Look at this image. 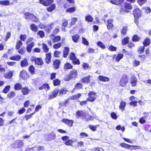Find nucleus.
I'll return each mask as SVG.
<instances>
[{
	"label": "nucleus",
	"mask_w": 151,
	"mask_h": 151,
	"mask_svg": "<svg viewBox=\"0 0 151 151\" xmlns=\"http://www.w3.org/2000/svg\"><path fill=\"white\" fill-rule=\"evenodd\" d=\"M69 52V49L68 47H65L63 50V57L64 58L67 57Z\"/></svg>",
	"instance_id": "nucleus-17"
},
{
	"label": "nucleus",
	"mask_w": 151,
	"mask_h": 151,
	"mask_svg": "<svg viewBox=\"0 0 151 151\" xmlns=\"http://www.w3.org/2000/svg\"><path fill=\"white\" fill-rule=\"evenodd\" d=\"M22 86L19 83H17L14 86V88L16 90H19L21 89Z\"/></svg>",
	"instance_id": "nucleus-42"
},
{
	"label": "nucleus",
	"mask_w": 151,
	"mask_h": 151,
	"mask_svg": "<svg viewBox=\"0 0 151 151\" xmlns=\"http://www.w3.org/2000/svg\"><path fill=\"white\" fill-rule=\"evenodd\" d=\"M137 82V79L134 76H132L131 78L130 83L132 86H135Z\"/></svg>",
	"instance_id": "nucleus-8"
},
{
	"label": "nucleus",
	"mask_w": 151,
	"mask_h": 151,
	"mask_svg": "<svg viewBox=\"0 0 151 151\" xmlns=\"http://www.w3.org/2000/svg\"><path fill=\"white\" fill-rule=\"evenodd\" d=\"M124 0H111L110 2L113 4L119 5L123 3Z\"/></svg>",
	"instance_id": "nucleus-15"
},
{
	"label": "nucleus",
	"mask_w": 151,
	"mask_h": 151,
	"mask_svg": "<svg viewBox=\"0 0 151 151\" xmlns=\"http://www.w3.org/2000/svg\"><path fill=\"white\" fill-rule=\"evenodd\" d=\"M46 58L45 59V62L47 64H49L51 61V54L49 53L46 54Z\"/></svg>",
	"instance_id": "nucleus-16"
},
{
	"label": "nucleus",
	"mask_w": 151,
	"mask_h": 151,
	"mask_svg": "<svg viewBox=\"0 0 151 151\" xmlns=\"http://www.w3.org/2000/svg\"><path fill=\"white\" fill-rule=\"evenodd\" d=\"M50 89V87L48 84L45 83L43 84L39 88V89L40 90H42L43 89H45L47 90H48Z\"/></svg>",
	"instance_id": "nucleus-11"
},
{
	"label": "nucleus",
	"mask_w": 151,
	"mask_h": 151,
	"mask_svg": "<svg viewBox=\"0 0 151 151\" xmlns=\"http://www.w3.org/2000/svg\"><path fill=\"white\" fill-rule=\"evenodd\" d=\"M98 79L100 81L104 82L108 81H109V78L102 76H99Z\"/></svg>",
	"instance_id": "nucleus-18"
},
{
	"label": "nucleus",
	"mask_w": 151,
	"mask_h": 151,
	"mask_svg": "<svg viewBox=\"0 0 151 151\" xmlns=\"http://www.w3.org/2000/svg\"><path fill=\"white\" fill-rule=\"evenodd\" d=\"M128 76L126 75H124L120 81V85L122 86H124L128 82Z\"/></svg>",
	"instance_id": "nucleus-2"
},
{
	"label": "nucleus",
	"mask_w": 151,
	"mask_h": 151,
	"mask_svg": "<svg viewBox=\"0 0 151 151\" xmlns=\"http://www.w3.org/2000/svg\"><path fill=\"white\" fill-rule=\"evenodd\" d=\"M90 76L89 75L87 77H84L83 78H82V80L83 83H89L90 82Z\"/></svg>",
	"instance_id": "nucleus-35"
},
{
	"label": "nucleus",
	"mask_w": 151,
	"mask_h": 151,
	"mask_svg": "<svg viewBox=\"0 0 151 151\" xmlns=\"http://www.w3.org/2000/svg\"><path fill=\"white\" fill-rule=\"evenodd\" d=\"M125 8L128 9H132V6L130 4L127 3L125 5Z\"/></svg>",
	"instance_id": "nucleus-63"
},
{
	"label": "nucleus",
	"mask_w": 151,
	"mask_h": 151,
	"mask_svg": "<svg viewBox=\"0 0 151 151\" xmlns=\"http://www.w3.org/2000/svg\"><path fill=\"white\" fill-rule=\"evenodd\" d=\"M85 113L82 110H78L76 112V115L78 118L79 117L83 118Z\"/></svg>",
	"instance_id": "nucleus-14"
},
{
	"label": "nucleus",
	"mask_w": 151,
	"mask_h": 151,
	"mask_svg": "<svg viewBox=\"0 0 151 151\" xmlns=\"http://www.w3.org/2000/svg\"><path fill=\"white\" fill-rule=\"evenodd\" d=\"M111 117L114 119H116L117 118L116 114L114 112H112L111 114Z\"/></svg>",
	"instance_id": "nucleus-62"
},
{
	"label": "nucleus",
	"mask_w": 151,
	"mask_h": 151,
	"mask_svg": "<svg viewBox=\"0 0 151 151\" xmlns=\"http://www.w3.org/2000/svg\"><path fill=\"white\" fill-rule=\"evenodd\" d=\"M29 70L32 74H33L35 73V68L33 65H31L29 68Z\"/></svg>",
	"instance_id": "nucleus-38"
},
{
	"label": "nucleus",
	"mask_w": 151,
	"mask_h": 151,
	"mask_svg": "<svg viewBox=\"0 0 151 151\" xmlns=\"http://www.w3.org/2000/svg\"><path fill=\"white\" fill-rule=\"evenodd\" d=\"M61 37L60 36L58 35L55 37L53 38V42H58L60 40Z\"/></svg>",
	"instance_id": "nucleus-52"
},
{
	"label": "nucleus",
	"mask_w": 151,
	"mask_h": 151,
	"mask_svg": "<svg viewBox=\"0 0 151 151\" xmlns=\"http://www.w3.org/2000/svg\"><path fill=\"white\" fill-rule=\"evenodd\" d=\"M139 39V37L136 35H134L132 38V40L134 42L138 41Z\"/></svg>",
	"instance_id": "nucleus-48"
},
{
	"label": "nucleus",
	"mask_w": 151,
	"mask_h": 151,
	"mask_svg": "<svg viewBox=\"0 0 151 151\" xmlns=\"http://www.w3.org/2000/svg\"><path fill=\"white\" fill-rule=\"evenodd\" d=\"M10 85L7 86L5 87L4 89L3 92L5 93H7L9 91L10 88Z\"/></svg>",
	"instance_id": "nucleus-49"
},
{
	"label": "nucleus",
	"mask_w": 151,
	"mask_h": 151,
	"mask_svg": "<svg viewBox=\"0 0 151 151\" xmlns=\"http://www.w3.org/2000/svg\"><path fill=\"white\" fill-rule=\"evenodd\" d=\"M60 60L58 59H56L53 62V65L54 68L55 69H58L60 67Z\"/></svg>",
	"instance_id": "nucleus-12"
},
{
	"label": "nucleus",
	"mask_w": 151,
	"mask_h": 151,
	"mask_svg": "<svg viewBox=\"0 0 151 151\" xmlns=\"http://www.w3.org/2000/svg\"><path fill=\"white\" fill-rule=\"evenodd\" d=\"M73 63V64H75L79 65L80 64V62L79 60L78 59L76 58H75L74 59L72 60Z\"/></svg>",
	"instance_id": "nucleus-59"
},
{
	"label": "nucleus",
	"mask_w": 151,
	"mask_h": 151,
	"mask_svg": "<svg viewBox=\"0 0 151 151\" xmlns=\"http://www.w3.org/2000/svg\"><path fill=\"white\" fill-rule=\"evenodd\" d=\"M127 31V27H123L122 31L121 34L122 35H124L126 34Z\"/></svg>",
	"instance_id": "nucleus-47"
},
{
	"label": "nucleus",
	"mask_w": 151,
	"mask_h": 151,
	"mask_svg": "<svg viewBox=\"0 0 151 151\" xmlns=\"http://www.w3.org/2000/svg\"><path fill=\"white\" fill-rule=\"evenodd\" d=\"M145 48L144 46H140L138 48V52L139 54H142L144 52Z\"/></svg>",
	"instance_id": "nucleus-44"
},
{
	"label": "nucleus",
	"mask_w": 151,
	"mask_h": 151,
	"mask_svg": "<svg viewBox=\"0 0 151 151\" xmlns=\"http://www.w3.org/2000/svg\"><path fill=\"white\" fill-rule=\"evenodd\" d=\"M68 91L66 88H63L59 91V95H61V94H65Z\"/></svg>",
	"instance_id": "nucleus-50"
},
{
	"label": "nucleus",
	"mask_w": 151,
	"mask_h": 151,
	"mask_svg": "<svg viewBox=\"0 0 151 151\" xmlns=\"http://www.w3.org/2000/svg\"><path fill=\"white\" fill-rule=\"evenodd\" d=\"M69 56H70V59L72 60L76 58L75 54L73 52H71Z\"/></svg>",
	"instance_id": "nucleus-57"
},
{
	"label": "nucleus",
	"mask_w": 151,
	"mask_h": 151,
	"mask_svg": "<svg viewBox=\"0 0 151 151\" xmlns=\"http://www.w3.org/2000/svg\"><path fill=\"white\" fill-rule=\"evenodd\" d=\"M109 49L111 51H116V50L117 48L114 46L111 45L109 47Z\"/></svg>",
	"instance_id": "nucleus-64"
},
{
	"label": "nucleus",
	"mask_w": 151,
	"mask_h": 151,
	"mask_svg": "<svg viewBox=\"0 0 151 151\" xmlns=\"http://www.w3.org/2000/svg\"><path fill=\"white\" fill-rule=\"evenodd\" d=\"M56 136L55 133L52 132L48 135V136L46 139L49 141H51L54 140Z\"/></svg>",
	"instance_id": "nucleus-9"
},
{
	"label": "nucleus",
	"mask_w": 151,
	"mask_h": 151,
	"mask_svg": "<svg viewBox=\"0 0 151 151\" xmlns=\"http://www.w3.org/2000/svg\"><path fill=\"white\" fill-rule=\"evenodd\" d=\"M134 18L139 19L141 17V12L138 8L135 9L133 12Z\"/></svg>",
	"instance_id": "nucleus-5"
},
{
	"label": "nucleus",
	"mask_w": 151,
	"mask_h": 151,
	"mask_svg": "<svg viewBox=\"0 0 151 151\" xmlns=\"http://www.w3.org/2000/svg\"><path fill=\"white\" fill-rule=\"evenodd\" d=\"M80 38V36L76 34L72 36L73 40L75 43L77 42L78 41Z\"/></svg>",
	"instance_id": "nucleus-27"
},
{
	"label": "nucleus",
	"mask_w": 151,
	"mask_h": 151,
	"mask_svg": "<svg viewBox=\"0 0 151 151\" xmlns=\"http://www.w3.org/2000/svg\"><path fill=\"white\" fill-rule=\"evenodd\" d=\"M75 10L76 7L73 6L68 8L66 10V12L72 13L74 12Z\"/></svg>",
	"instance_id": "nucleus-41"
},
{
	"label": "nucleus",
	"mask_w": 151,
	"mask_h": 151,
	"mask_svg": "<svg viewBox=\"0 0 151 151\" xmlns=\"http://www.w3.org/2000/svg\"><path fill=\"white\" fill-rule=\"evenodd\" d=\"M13 73L11 71H10L4 74V76L6 78L10 79L12 77Z\"/></svg>",
	"instance_id": "nucleus-30"
},
{
	"label": "nucleus",
	"mask_w": 151,
	"mask_h": 151,
	"mask_svg": "<svg viewBox=\"0 0 151 151\" xmlns=\"http://www.w3.org/2000/svg\"><path fill=\"white\" fill-rule=\"evenodd\" d=\"M150 43V40L149 38H146L143 42L144 46H147L149 45Z\"/></svg>",
	"instance_id": "nucleus-31"
},
{
	"label": "nucleus",
	"mask_w": 151,
	"mask_h": 151,
	"mask_svg": "<svg viewBox=\"0 0 151 151\" xmlns=\"http://www.w3.org/2000/svg\"><path fill=\"white\" fill-rule=\"evenodd\" d=\"M22 92L24 95H26L28 94L30 91V90L26 87L22 88Z\"/></svg>",
	"instance_id": "nucleus-20"
},
{
	"label": "nucleus",
	"mask_w": 151,
	"mask_h": 151,
	"mask_svg": "<svg viewBox=\"0 0 151 151\" xmlns=\"http://www.w3.org/2000/svg\"><path fill=\"white\" fill-rule=\"evenodd\" d=\"M10 2L7 0L0 1V4L4 6H8L9 5Z\"/></svg>",
	"instance_id": "nucleus-29"
},
{
	"label": "nucleus",
	"mask_w": 151,
	"mask_h": 151,
	"mask_svg": "<svg viewBox=\"0 0 151 151\" xmlns=\"http://www.w3.org/2000/svg\"><path fill=\"white\" fill-rule=\"evenodd\" d=\"M65 69H69L73 68L72 65L70 63H67L64 65Z\"/></svg>",
	"instance_id": "nucleus-36"
},
{
	"label": "nucleus",
	"mask_w": 151,
	"mask_h": 151,
	"mask_svg": "<svg viewBox=\"0 0 151 151\" xmlns=\"http://www.w3.org/2000/svg\"><path fill=\"white\" fill-rule=\"evenodd\" d=\"M20 77L23 80H26L29 77V75L25 70H23L21 71L19 74Z\"/></svg>",
	"instance_id": "nucleus-4"
},
{
	"label": "nucleus",
	"mask_w": 151,
	"mask_h": 151,
	"mask_svg": "<svg viewBox=\"0 0 151 151\" xmlns=\"http://www.w3.org/2000/svg\"><path fill=\"white\" fill-rule=\"evenodd\" d=\"M85 19L86 21L88 22H92L93 21V18L90 15L86 16Z\"/></svg>",
	"instance_id": "nucleus-34"
},
{
	"label": "nucleus",
	"mask_w": 151,
	"mask_h": 151,
	"mask_svg": "<svg viewBox=\"0 0 151 151\" xmlns=\"http://www.w3.org/2000/svg\"><path fill=\"white\" fill-rule=\"evenodd\" d=\"M21 56L19 55H14L12 56L10 58V59L11 60H14L19 61L21 58Z\"/></svg>",
	"instance_id": "nucleus-26"
},
{
	"label": "nucleus",
	"mask_w": 151,
	"mask_h": 151,
	"mask_svg": "<svg viewBox=\"0 0 151 151\" xmlns=\"http://www.w3.org/2000/svg\"><path fill=\"white\" fill-rule=\"evenodd\" d=\"M70 74L72 78H75L77 76V72L75 70H72L70 71Z\"/></svg>",
	"instance_id": "nucleus-24"
},
{
	"label": "nucleus",
	"mask_w": 151,
	"mask_h": 151,
	"mask_svg": "<svg viewBox=\"0 0 151 151\" xmlns=\"http://www.w3.org/2000/svg\"><path fill=\"white\" fill-rule=\"evenodd\" d=\"M53 1V0H39L40 3L45 6L50 5Z\"/></svg>",
	"instance_id": "nucleus-3"
},
{
	"label": "nucleus",
	"mask_w": 151,
	"mask_h": 151,
	"mask_svg": "<svg viewBox=\"0 0 151 151\" xmlns=\"http://www.w3.org/2000/svg\"><path fill=\"white\" fill-rule=\"evenodd\" d=\"M26 19H30V20L32 19L34 14L31 13L27 12L24 14Z\"/></svg>",
	"instance_id": "nucleus-21"
},
{
	"label": "nucleus",
	"mask_w": 151,
	"mask_h": 151,
	"mask_svg": "<svg viewBox=\"0 0 151 151\" xmlns=\"http://www.w3.org/2000/svg\"><path fill=\"white\" fill-rule=\"evenodd\" d=\"M62 43L60 42L55 44L53 45V47L55 49L59 48L61 46Z\"/></svg>",
	"instance_id": "nucleus-55"
},
{
	"label": "nucleus",
	"mask_w": 151,
	"mask_h": 151,
	"mask_svg": "<svg viewBox=\"0 0 151 151\" xmlns=\"http://www.w3.org/2000/svg\"><path fill=\"white\" fill-rule=\"evenodd\" d=\"M89 98L87 99V101L91 102H93L95 100L96 98L95 96L91 97V93H89L88 94Z\"/></svg>",
	"instance_id": "nucleus-33"
},
{
	"label": "nucleus",
	"mask_w": 151,
	"mask_h": 151,
	"mask_svg": "<svg viewBox=\"0 0 151 151\" xmlns=\"http://www.w3.org/2000/svg\"><path fill=\"white\" fill-rule=\"evenodd\" d=\"M35 63L36 64L40 65H42L43 64V61L41 58H37Z\"/></svg>",
	"instance_id": "nucleus-19"
},
{
	"label": "nucleus",
	"mask_w": 151,
	"mask_h": 151,
	"mask_svg": "<svg viewBox=\"0 0 151 151\" xmlns=\"http://www.w3.org/2000/svg\"><path fill=\"white\" fill-rule=\"evenodd\" d=\"M60 81L58 79H56L53 81V83L54 86H57L60 84Z\"/></svg>",
	"instance_id": "nucleus-51"
},
{
	"label": "nucleus",
	"mask_w": 151,
	"mask_h": 151,
	"mask_svg": "<svg viewBox=\"0 0 151 151\" xmlns=\"http://www.w3.org/2000/svg\"><path fill=\"white\" fill-rule=\"evenodd\" d=\"M81 96V93H78L77 94L73 95L71 97V99L72 100L76 99L79 98Z\"/></svg>",
	"instance_id": "nucleus-39"
},
{
	"label": "nucleus",
	"mask_w": 151,
	"mask_h": 151,
	"mask_svg": "<svg viewBox=\"0 0 151 151\" xmlns=\"http://www.w3.org/2000/svg\"><path fill=\"white\" fill-rule=\"evenodd\" d=\"M21 66L22 67H26L28 65L27 59L25 58L21 62Z\"/></svg>",
	"instance_id": "nucleus-22"
},
{
	"label": "nucleus",
	"mask_w": 151,
	"mask_h": 151,
	"mask_svg": "<svg viewBox=\"0 0 151 151\" xmlns=\"http://www.w3.org/2000/svg\"><path fill=\"white\" fill-rule=\"evenodd\" d=\"M42 48L45 52H47L49 51V49L48 48L47 45L45 43H42Z\"/></svg>",
	"instance_id": "nucleus-40"
},
{
	"label": "nucleus",
	"mask_w": 151,
	"mask_h": 151,
	"mask_svg": "<svg viewBox=\"0 0 151 151\" xmlns=\"http://www.w3.org/2000/svg\"><path fill=\"white\" fill-rule=\"evenodd\" d=\"M22 42L20 40H18L16 44V49L17 50L19 49L22 45Z\"/></svg>",
	"instance_id": "nucleus-43"
},
{
	"label": "nucleus",
	"mask_w": 151,
	"mask_h": 151,
	"mask_svg": "<svg viewBox=\"0 0 151 151\" xmlns=\"http://www.w3.org/2000/svg\"><path fill=\"white\" fill-rule=\"evenodd\" d=\"M53 25V23H51L44 27V28L47 32L49 33L50 32L52 28Z\"/></svg>",
	"instance_id": "nucleus-10"
},
{
	"label": "nucleus",
	"mask_w": 151,
	"mask_h": 151,
	"mask_svg": "<svg viewBox=\"0 0 151 151\" xmlns=\"http://www.w3.org/2000/svg\"><path fill=\"white\" fill-rule=\"evenodd\" d=\"M116 129L117 130H120L121 129L122 131H124L125 130V128L124 127H121L120 125H117L116 127Z\"/></svg>",
	"instance_id": "nucleus-61"
},
{
	"label": "nucleus",
	"mask_w": 151,
	"mask_h": 151,
	"mask_svg": "<svg viewBox=\"0 0 151 151\" xmlns=\"http://www.w3.org/2000/svg\"><path fill=\"white\" fill-rule=\"evenodd\" d=\"M97 44L98 46L100 47L103 49H104L105 48V46L104 44L101 41H98Z\"/></svg>",
	"instance_id": "nucleus-45"
},
{
	"label": "nucleus",
	"mask_w": 151,
	"mask_h": 151,
	"mask_svg": "<svg viewBox=\"0 0 151 151\" xmlns=\"http://www.w3.org/2000/svg\"><path fill=\"white\" fill-rule=\"evenodd\" d=\"M123 55L122 54H119L116 56V60L117 62H119L120 60L123 58Z\"/></svg>",
	"instance_id": "nucleus-46"
},
{
	"label": "nucleus",
	"mask_w": 151,
	"mask_h": 151,
	"mask_svg": "<svg viewBox=\"0 0 151 151\" xmlns=\"http://www.w3.org/2000/svg\"><path fill=\"white\" fill-rule=\"evenodd\" d=\"M39 20V19L37 17L35 16V15H33L32 19L31 20V21L35 22H37Z\"/></svg>",
	"instance_id": "nucleus-56"
},
{
	"label": "nucleus",
	"mask_w": 151,
	"mask_h": 151,
	"mask_svg": "<svg viewBox=\"0 0 151 151\" xmlns=\"http://www.w3.org/2000/svg\"><path fill=\"white\" fill-rule=\"evenodd\" d=\"M37 34L39 35L40 37H43L45 36V33L43 31H39L37 32Z\"/></svg>",
	"instance_id": "nucleus-60"
},
{
	"label": "nucleus",
	"mask_w": 151,
	"mask_h": 151,
	"mask_svg": "<svg viewBox=\"0 0 151 151\" xmlns=\"http://www.w3.org/2000/svg\"><path fill=\"white\" fill-rule=\"evenodd\" d=\"M15 93L14 92H10L7 95L8 97L10 99L13 98L15 96Z\"/></svg>",
	"instance_id": "nucleus-53"
},
{
	"label": "nucleus",
	"mask_w": 151,
	"mask_h": 151,
	"mask_svg": "<svg viewBox=\"0 0 151 151\" xmlns=\"http://www.w3.org/2000/svg\"><path fill=\"white\" fill-rule=\"evenodd\" d=\"M55 7V5L53 4H51L49 7H47V9L49 12H52L54 10Z\"/></svg>",
	"instance_id": "nucleus-28"
},
{
	"label": "nucleus",
	"mask_w": 151,
	"mask_h": 151,
	"mask_svg": "<svg viewBox=\"0 0 151 151\" xmlns=\"http://www.w3.org/2000/svg\"><path fill=\"white\" fill-rule=\"evenodd\" d=\"M83 85L81 83H78L76 85L75 87V89H80L81 88Z\"/></svg>",
	"instance_id": "nucleus-58"
},
{
	"label": "nucleus",
	"mask_w": 151,
	"mask_h": 151,
	"mask_svg": "<svg viewBox=\"0 0 151 151\" xmlns=\"http://www.w3.org/2000/svg\"><path fill=\"white\" fill-rule=\"evenodd\" d=\"M24 145V142L21 140H17L12 145L13 148H21Z\"/></svg>",
	"instance_id": "nucleus-1"
},
{
	"label": "nucleus",
	"mask_w": 151,
	"mask_h": 151,
	"mask_svg": "<svg viewBox=\"0 0 151 151\" xmlns=\"http://www.w3.org/2000/svg\"><path fill=\"white\" fill-rule=\"evenodd\" d=\"M129 37H126L124 38L122 40V45H125L127 44L129 42Z\"/></svg>",
	"instance_id": "nucleus-37"
},
{
	"label": "nucleus",
	"mask_w": 151,
	"mask_h": 151,
	"mask_svg": "<svg viewBox=\"0 0 151 151\" xmlns=\"http://www.w3.org/2000/svg\"><path fill=\"white\" fill-rule=\"evenodd\" d=\"M34 42H32L30 44H28L27 47V50L28 52H30L32 50V47L34 46Z\"/></svg>",
	"instance_id": "nucleus-25"
},
{
	"label": "nucleus",
	"mask_w": 151,
	"mask_h": 151,
	"mask_svg": "<svg viewBox=\"0 0 151 151\" xmlns=\"http://www.w3.org/2000/svg\"><path fill=\"white\" fill-rule=\"evenodd\" d=\"M59 92V90L58 89H55L53 91V92L51 94H50L49 97V99H52L58 95V93Z\"/></svg>",
	"instance_id": "nucleus-7"
},
{
	"label": "nucleus",
	"mask_w": 151,
	"mask_h": 151,
	"mask_svg": "<svg viewBox=\"0 0 151 151\" xmlns=\"http://www.w3.org/2000/svg\"><path fill=\"white\" fill-rule=\"evenodd\" d=\"M83 119H85L87 121L89 120H93V118L91 116L89 115L88 114H86L85 113Z\"/></svg>",
	"instance_id": "nucleus-13"
},
{
	"label": "nucleus",
	"mask_w": 151,
	"mask_h": 151,
	"mask_svg": "<svg viewBox=\"0 0 151 151\" xmlns=\"http://www.w3.org/2000/svg\"><path fill=\"white\" fill-rule=\"evenodd\" d=\"M62 122L69 126L71 127L73 126L74 121L72 120H70L66 119H63Z\"/></svg>",
	"instance_id": "nucleus-6"
},
{
	"label": "nucleus",
	"mask_w": 151,
	"mask_h": 151,
	"mask_svg": "<svg viewBox=\"0 0 151 151\" xmlns=\"http://www.w3.org/2000/svg\"><path fill=\"white\" fill-rule=\"evenodd\" d=\"M82 42L86 45H89V42L84 37H82Z\"/></svg>",
	"instance_id": "nucleus-54"
},
{
	"label": "nucleus",
	"mask_w": 151,
	"mask_h": 151,
	"mask_svg": "<svg viewBox=\"0 0 151 151\" xmlns=\"http://www.w3.org/2000/svg\"><path fill=\"white\" fill-rule=\"evenodd\" d=\"M31 29L33 31L37 32L38 28L36 25L34 24H32L30 26Z\"/></svg>",
	"instance_id": "nucleus-32"
},
{
	"label": "nucleus",
	"mask_w": 151,
	"mask_h": 151,
	"mask_svg": "<svg viewBox=\"0 0 151 151\" xmlns=\"http://www.w3.org/2000/svg\"><path fill=\"white\" fill-rule=\"evenodd\" d=\"M126 105V103L122 101L120 103V105L119 106V108L122 111H124L125 110V107Z\"/></svg>",
	"instance_id": "nucleus-23"
}]
</instances>
